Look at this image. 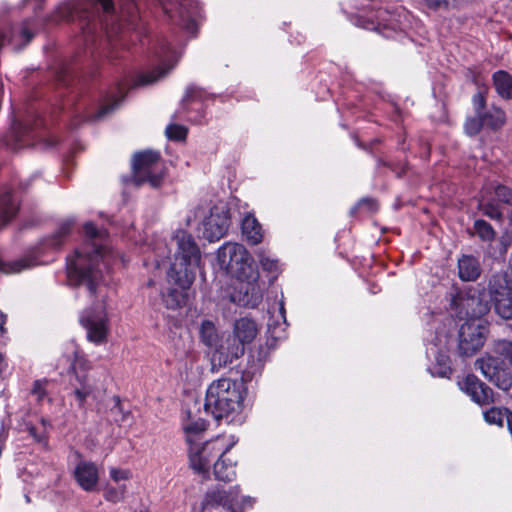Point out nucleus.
Returning a JSON list of instances; mask_svg holds the SVG:
<instances>
[{"label":"nucleus","mask_w":512,"mask_h":512,"mask_svg":"<svg viewBox=\"0 0 512 512\" xmlns=\"http://www.w3.org/2000/svg\"><path fill=\"white\" fill-rule=\"evenodd\" d=\"M171 243L175 246L174 259L168 271V278L179 288H171L163 295L167 308L176 309L185 304L183 292L188 289L195 279V270L200 262V250L191 234L177 230Z\"/></svg>","instance_id":"1"},{"label":"nucleus","mask_w":512,"mask_h":512,"mask_svg":"<svg viewBox=\"0 0 512 512\" xmlns=\"http://www.w3.org/2000/svg\"><path fill=\"white\" fill-rule=\"evenodd\" d=\"M89 242L75 252V257L67 265V276L73 285H85L94 295L101 280L99 262L103 258L102 241L106 237L104 230H99L92 222L84 225Z\"/></svg>","instance_id":"2"},{"label":"nucleus","mask_w":512,"mask_h":512,"mask_svg":"<svg viewBox=\"0 0 512 512\" xmlns=\"http://www.w3.org/2000/svg\"><path fill=\"white\" fill-rule=\"evenodd\" d=\"M242 402L241 385L234 380L221 378L209 385L206 391L204 410L214 419L220 420L239 412Z\"/></svg>","instance_id":"3"},{"label":"nucleus","mask_w":512,"mask_h":512,"mask_svg":"<svg viewBox=\"0 0 512 512\" xmlns=\"http://www.w3.org/2000/svg\"><path fill=\"white\" fill-rule=\"evenodd\" d=\"M258 334V327L250 318H240L234 324V336L227 339V345L222 344L214 357H218L220 364H231L235 359L243 356L245 344L251 343Z\"/></svg>","instance_id":"4"},{"label":"nucleus","mask_w":512,"mask_h":512,"mask_svg":"<svg viewBox=\"0 0 512 512\" xmlns=\"http://www.w3.org/2000/svg\"><path fill=\"white\" fill-rule=\"evenodd\" d=\"M221 268L237 279L249 278L255 274L253 259L247 249L238 243H225L217 252Z\"/></svg>","instance_id":"5"},{"label":"nucleus","mask_w":512,"mask_h":512,"mask_svg":"<svg viewBox=\"0 0 512 512\" xmlns=\"http://www.w3.org/2000/svg\"><path fill=\"white\" fill-rule=\"evenodd\" d=\"M132 168V181L136 186L148 182L152 187L157 188L164 176L160 154L153 150L134 154Z\"/></svg>","instance_id":"6"},{"label":"nucleus","mask_w":512,"mask_h":512,"mask_svg":"<svg viewBox=\"0 0 512 512\" xmlns=\"http://www.w3.org/2000/svg\"><path fill=\"white\" fill-rule=\"evenodd\" d=\"M487 335L486 326L475 322H465L458 333V353L462 357H471L484 345Z\"/></svg>","instance_id":"7"},{"label":"nucleus","mask_w":512,"mask_h":512,"mask_svg":"<svg viewBox=\"0 0 512 512\" xmlns=\"http://www.w3.org/2000/svg\"><path fill=\"white\" fill-rule=\"evenodd\" d=\"M488 292L495 312L505 320L512 319V289L502 274L489 279Z\"/></svg>","instance_id":"8"},{"label":"nucleus","mask_w":512,"mask_h":512,"mask_svg":"<svg viewBox=\"0 0 512 512\" xmlns=\"http://www.w3.org/2000/svg\"><path fill=\"white\" fill-rule=\"evenodd\" d=\"M225 453L226 450L218 441H209L202 445L192 444L189 449L190 466L194 472L208 478L211 460Z\"/></svg>","instance_id":"9"},{"label":"nucleus","mask_w":512,"mask_h":512,"mask_svg":"<svg viewBox=\"0 0 512 512\" xmlns=\"http://www.w3.org/2000/svg\"><path fill=\"white\" fill-rule=\"evenodd\" d=\"M81 325L86 329L87 339L97 345L107 342L109 326L105 309L85 310L80 317Z\"/></svg>","instance_id":"10"},{"label":"nucleus","mask_w":512,"mask_h":512,"mask_svg":"<svg viewBox=\"0 0 512 512\" xmlns=\"http://www.w3.org/2000/svg\"><path fill=\"white\" fill-rule=\"evenodd\" d=\"M230 226L229 211L224 205L213 206L202 221V236L210 242L222 238Z\"/></svg>","instance_id":"11"},{"label":"nucleus","mask_w":512,"mask_h":512,"mask_svg":"<svg viewBox=\"0 0 512 512\" xmlns=\"http://www.w3.org/2000/svg\"><path fill=\"white\" fill-rule=\"evenodd\" d=\"M451 307L459 310V314L471 318H480L488 313L490 306L488 301L480 295H477L476 291L470 290L469 292L457 293L451 298Z\"/></svg>","instance_id":"12"},{"label":"nucleus","mask_w":512,"mask_h":512,"mask_svg":"<svg viewBox=\"0 0 512 512\" xmlns=\"http://www.w3.org/2000/svg\"><path fill=\"white\" fill-rule=\"evenodd\" d=\"M257 273L249 278L237 279L234 292L230 300L240 306L255 308L262 300L259 284L256 281Z\"/></svg>","instance_id":"13"},{"label":"nucleus","mask_w":512,"mask_h":512,"mask_svg":"<svg viewBox=\"0 0 512 512\" xmlns=\"http://www.w3.org/2000/svg\"><path fill=\"white\" fill-rule=\"evenodd\" d=\"M89 369L90 365L87 362V360L84 357L78 355L77 352H75V359L71 365V370L75 374V378L79 383V386L75 387L73 393L77 398L80 407H83L86 398L93 391V386L89 383V379L85 374V372L88 371Z\"/></svg>","instance_id":"14"},{"label":"nucleus","mask_w":512,"mask_h":512,"mask_svg":"<svg viewBox=\"0 0 512 512\" xmlns=\"http://www.w3.org/2000/svg\"><path fill=\"white\" fill-rule=\"evenodd\" d=\"M475 368L490 382L495 383L502 390H508L511 382L508 380L499 381L500 373L503 371V362L498 358L485 354L475 361Z\"/></svg>","instance_id":"15"},{"label":"nucleus","mask_w":512,"mask_h":512,"mask_svg":"<svg viewBox=\"0 0 512 512\" xmlns=\"http://www.w3.org/2000/svg\"><path fill=\"white\" fill-rule=\"evenodd\" d=\"M461 388L480 406L490 405L495 402L492 388L480 381L474 375H468Z\"/></svg>","instance_id":"16"},{"label":"nucleus","mask_w":512,"mask_h":512,"mask_svg":"<svg viewBox=\"0 0 512 512\" xmlns=\"http://www.w3.org/2000/svg\"><path fill=\"white\" fill-rule=\"evenodd\" d=\"M77 483L86 491H92L98 483V469L92 462L81 461L74 470Z\"/></svg>","instance_id":"17"},{"label":"nucleus","mask_w":512,"mask_h":512,"mask_svg":"<svg viewBox=\"0 0 512 512\" xmlns=\"http://www.w3.org/2000/svg\"><path fill=\"white\" fill-rule=\"evenodd\" d=\"M481 275V266L477 258L463 255L458 260V276L462 281H475Z\"/></svg>","instance_id":"18"},{"label":"nucleus","mask_w":512,"mask_h":512,"mask_svg":"<svg viewBox=\"0 0 512 512\" xmlns=\"http://www.w3.org/2000/svg\"><path fill=\"white\" fill-rule=\"evenodd\" d=\"M242 234L251 245L259 244L263 239L261 224L253 215H246L242 220Z\"/></svg>","instance_id":"19"},{"label":"nucleus","mask_w":512,"mask_h":512,"mask_svg":"<svg viewBox=\"0 0 512 512\" xmlns=\"http://www.w3.org/2000/svg\"><path fill=\"white\" fill-rule=\"evenodd\" d=\"M239 495L238 487H234L229 491L215 489L211 490L206 495V503L208 505H229L233 506L237 502V498Z\"/></svg>","instance_id":"20"},{"label":"nucleus","mask_w":512,"mask_h":512,"mask_svg":"<svg viewBox=\"0 0 512 512\" xmlns=\"http://www.w3.org/2000/svg\"><path fill=\"white\" fill-rule=\"evenodd\" d=\"M493 82L497 93L505 99H512V76L505 71H498L493 75Z\"/></svg>","instance_id":"21"},{"label":"nucleus","mask_w":512,"mask_h":512,"mask_svg":"<svg viewBox=\"0 0 512 512\" xmlns=\"http://www.w3.org/2000/svg\"><path fill=\"white\" fill-rule=\"evenodd\" d=\"M481 117L484 122V127H487L491 130L500 129L506 122L505 112L498 107H492L488 111L483 112Z\"/></svg>","instance_id":"22"},{"label":"nucleus","mask_w":512,"mask_h":512,"mask_svg":"<svg viewBox=\"0 0 512 512\" xmlns=\"http://www.w3.org/2000/svg\"><path fill=\"white\" fill-rule=\"evenodd\" d=\"M17 206L9 191L0 193V227L5 225L16 213Z\"/></svg>","instance_id":"23"},{"label":"nucleus","mask_w":512,"mask_h":512,"mask_svg":"<svg viewBox=\"0 0 512 512\" xmlns=\"http://www.w3.org/2000/svg\"><path fill=\"white\" fill-rule=\"evenodd\" d=\"M217 461L214 464V475L217 480L228 482L231 481L235 475V468L232 463H226L225 454L217 456Z\"/></svg>","instance_id":"24"},{"label":"nucleus","mask_w":512,"mask_h":512,"mask_svg":"<svg viewBox=\"0 0 512 512\" xmlns=\"http://www.w3.org/2000/svg\"><path fill=\"white\" fill-rule=\"evenodd\" d=\"M207 424L205 420L199 418L197 420H189L184 425V431L187 436V441L190 445L195 444V438L200 433L206 430Z\"/></svg>","instance_id":"25"},{"label":"nucleus","mask_w":512,"mask_h":512,"mask_svg":"<svg viewBox=\"0 0 512 512\" xmlns=\"http://www.w3.org/2000/svg\"><path fill=\"white\" fill-rule=\"evenodd\" d=\"M200 335L202 341L209 347L216 345L218 335L214 324L210 321H204L200 328Z\"/></svg>","instance_id":"26"},{"label":"nucleus","mask_w":512,"mask_h":512,"mask_svg":"<svg viewBox=\"0 0 512 512\" xmlns=\"http://www.w3.org/2000/svg\"><path fill=\"white\" fill-rule=\"evenodd\" d=\"M29 127L22 123H14L12 129L11 139L7 141V145L12 149H17L20 143L23 142V138L28 134Z\"/></svg>","instance_id":"27"},{"label":"nucleus","mask_w":512,"mask_h":512,"mask_svg":"<svg viewBox=\"0 0 512 512\" xmlns=\"http://www.w3.org/2000/svg\"><path fill=\"white\" fill-rule=\"evenodd\" d=\"M474 230L478 237L483 241H492L496 236L492 226L488 222L481 219L474 222Z\"/></svg>","instance_id":"28"},{"label":"nucleus","mask_w":512,"mask_h":512,"mask_svg":"<svg viewBox=\"0 0 512 512\" xmlns=\"http://www.w3.org/2000/svg\"><path fill=\"white\" fill-rule=\"evenodd\" d=\"M483 127L484 122L481 117V114H476L474 117L468 118L464 126L465 132L470 136L478 134Z\"/></svg>","instance_id":"29"},{"label":"nucleus","mask_w":512,"mask_h":512,"mask_svg":"<svg viewBox=\"0 0 512 512\" xmlns=\"http://www.w3.org/2000/svg\"><path fill=\"white\" fill-rule=\"evenodd\" d=\"M172 68V66L168 67L167 69L159 68L156 71H153L148 74L141 75L139 79L136 82V85H147L152 84L165 76L167 72Z\"/></svg>","instance_id":"30"},{"label":"nucleus","mask_w":512,"mask_h":512,"mask_svg":"<svg viewBox=\"0 0 512 512\" xmlns=\"http://www.w3.org/2000/svg\"><path fill=\"white\" fill-rule=\"evenodd\" d=\"M165 134L171 140H184L187 135V128L178 124H170L166 127Z\"/></svg>","instance_id":"31"},{"label":"nucleus","mask_w":512,"mask_h":512,"mask_svg":"<svg viewBox=\"0 0 512 512\" xmlns=\"http://www.w3.org/2000/svg\"><path fill=\"white\" fill-rule=\"evenodd\" d=\"M125 492H126L125 486H121V487L107 486L104 491V498L107 501L117 503L124 499Z\"/></svg>","instance_id":"32"},{"label":"nucleus","mask_w":512,"mask_h":512,"mask_svg":"<svg viewBox=\"0 0 512 512\" xmlns=\"http://www.w3.org/2000/svg\"><path fill=\"white\" fill-rule=\"evenodd\" d=\"M73 223L71 221H67V222H64L59 230L57 231V233L53 236V238L50 240V243L49 245L50 246H53V247H57L60 245L61 243V238L65 237L66 235L69 234L70 232V229L72 227Z\"/></svg>","instance_id":"33"},{"label":"nucleus","mask_w":512,"mask_h":512,"mask_svg":"<svg viewBox=\"0 0 512 512\" xmlns=\"http://www.w3.org/2000/svg\"><path fill=\"white\" fill-rule=\"evenodd\" d=\"M494 190L499 201L512 205V190L510 188L497 185Z\"/></svg>","instance_id":"34"},{"label":"nucleus","mask_w":512,"mask_h":512,"mask_svg":"<svg viewBox=\"0 0 512 512\" xmlns=\"http://www.w3.org/2000/svg\"><path fill=\"white\" fill-rule=\"evenodd\" d=\"M259 262L261 267L268 272L277 271L278 261L267 256L264 252L259 253Z\"/></svg>","instance_id":"35"},{"label":"nucleus","mask_w":512,"mask_h":512,"mask_svg":"<svg viewBox=\"0 0 512 512\" xmlns=\"http://www.w3.org/2000/svg\"><path fill=\"white\" fill-rule=\"evenodd\" d=\"M114 405L110 408V413L113 416L114 421H124L126 414L123 411L120 398L118 396L113 397Z\"/></svg>","instance_id":"36"},{"label":"nucleus","mask_w":512,"mask_h":512,"mask_svg":"<svg viewBox=\"0 0 512 512\" xmlns=\"http://www.w3.org/2000/svg\"><path fill=\"white\" fill-rule=\"evenodd\" d=\"M426 5L430 8H433V9H438V8H441V7H446V8H454V7H457L458 6V1L457 0H423Z\"/></svg>","instance_id":"37"},{"label":"nucleus","mask_w":512,"mask_h":512,"mask_svg":"<svg viewBox=\"0 0 512 512\" xmlns=\"http://www.w3.org/2000/svg\"><path fill=\"white\" fill-rule=\"evenodd\" d=\"M34 33L30 31L26 26L21 27L19 34L14 36V39L19 38L22 43L17 45V49H22L25 45H27L33 38Z\"/></svg>","instance_id":"38"},{"label":"nucleus","mask_w":512,"mask_h":512,"mask_svg":"<svg viewBox=\"0 0 512 512\" xmlns=\"http://www.w3.org/2000/svg\"><path fill=\"white\" fill-rule=\"evenodd\" d=\"M472 103L475 109V113L482 114L486 106V99L484 93L482 91L476 93L472 98Z\"/></svg>","instance_id":"39"},{"label":"nucleus","mask_w":512,"mask_h":512,"mask_svg":"<svg viewBox=\"0 0 512 512\" xmlns=\"http://www.w3.org/2000/svg\"><path fill=\"white\" fill-rule=\"evenodd\" d=\"M480 207H481L484 215H486L492 219H500L501 218L502 213L500 212V210L498 209L497 206L490 204V203H486V204L480 203Z\"/></svg>","instance_id":"40"},{"label":"nucleus","mask_w":512,"mask_h":512,"mask_svg":"<svg viewBox=\"0 0 512 512\" xmlns=\"http://www.w3.org/2000/svg\"><path fill=\"white\" fill-rule=\"evenodd\" d=\"M119 105V100L114 101L111 104L104 105L95 115L94 120L102 119L109 113L113 112Z\"/></svg>","instance_id":"41"},{"label":"nucleus","mask_w":512,"mask_h":512,"mask_svg":"<svg viewBox=\"0 0 512 512\" xmlns=\"http://www.w3.org/2000/svg\"><path fill=\"white\" fill-rule=\"evenodd\" d=\"M32 394L36 396L38 401H41L46 395L44 383L36 381L33 385Z\"/></svg>","instance_id":"42"},{"label":"nucleus","mask_w":512,"mask_h":512,"mask_svg":"<svg viewBox=\"0 0 512 512\" xmlns=\"http://www.w3.org/2000/svg\"><path fill=\"white\" fill-rule=\"evenodd\" d=\"M110 475H111L112 479L117 482L120 480L128 479V477H129V473L127 471L121 470V469H116V468H112L110 470Z\"/></svg>","instance_id":"43"},{"label":"nucleus","mask_w":512,"mask_h":512,"mask_svg":"<svg viewBox=\"0 0 512 512\" xmlns=\"http://www.w3.org/2000/svg\"><path fill=\"white\" fill-rule=\"evenodd\" d=\"M501 242L504 246H509L512 244V225L507 226L504 234L501 237Z\"/></svg>","instance_id":"44"},{"label":"nucleus","mask_w":512,"mask_h":512,"mask_svg":"<svg viewBox=\"0 0 512 512\" xmlns=\"http://www.w3.org/2000/svg\"><path fill=\"white\" fill-rule=\"evenodd\" d=\"M102 6V9L106 13H111L114 11V6L111 0H95Z\"/></svg>","instance_id":"45"},{"label":"nucleus","mask_w":512,"mask_h":512,"mask_svg":"<svg viewBox=\"0 0 512 512\" xmlns=\"http://www.w3.org/2000/svg\"><path fill=\"white\" fill-rule=\"evenodd\" d=\"M28 431H29V434L37 441H42L44 439V435L43 433H38L36 427L32 426V425H29L27 427Z\"/></svg>","instance_id":"46"},{"label":"nucleus","mask_w":512,"mask_h":512,"mask_svg":"<svg viewBox=\"0 0 512 512\" xmlns=\"http://www.w3.org/2000/svg\"><path fill=\"white\" fill-rule=\"evenodd\" d=\"M185 28H186L189 32L193 33V32L196 30V24H195V22H194V21L189 20V21L187 22V24H186Z\"/></svg>","instance_id":"47"},{"label":"nucleus","mask_w":512,"mask_h":512,"mask_svg":"<svg viewBox=\"0 0 512 512\" xmlns=\"http://www.w3.org/2000/svg\"><path fill=\"white\" fill-rule=\"evenodd\" d=\"M4 323H5V319H4V315L2 313H0V332H3V326H4Z\"/></svg>","instance_id":"48"},{"label":"nucleus","mask_w":512,"mask_h":512,"mask_svg":"<svg viewBox=\"0 0 512 512\" xmlns=\"http://www.w3.org/2000/svg\"><path fill=\"white\" fill-rule=\"evenodd\" d=\"M243 503L247 504V505H251L252 499L250 497H245V498H243Z\"/></svg>","instance_id":"49"},{"label":"nucleus","mask_w":512,"mask_h":512,"mask_svg":"<svg viewBox=\"0 0 512 512\" xmlns=\"http://www.w3.org/2000/svg\"><path fill=\"white\" fill-rule=\"evenodd\" d=\"M6 38V35L2 32H0V47L3 45V42Z\"/></svg>","instance_id":"50"},{"label":"nucleus","mask_w":512,"mask_h":512,"mask_svg":"<svg viewBox=\"0 0 512 512\" xmlns=\"http://www.w3.org/2000/svg\"><path fill=\"white\" fill-rule=\"evenodd\" d=\"M508 225H509V226H511V225H512V214H511V215H510V217H509V223H508Z\"/></svg>","instance_id":"51"}]
</instances>
